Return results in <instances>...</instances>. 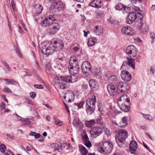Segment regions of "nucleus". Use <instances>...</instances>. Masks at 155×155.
<instances>
[{
  "label": "nucleus",
  "mask_w": 155,
  "mask_h": 155,
  "mask_svg": "<svg viewBox=\"0 0 155 155\" xmlns=\"http://www.w3.org/2000/svg\"><path fill=\"white\" fill-rule=\"evenodd\" d=\"M150 36L152 39H155V34L153 32H151L150 33Z\"/></svg>",
  "instance_id": "56"
},
{
  "label": "nucleus",
  "mask_w": 155,
  "mask_h": 155,
  "mask_svg": "<svg viewBox=\"0 0 155 155\" xmlns=\"http://www.w3.org/2000/svg\"><path fill=\"white\" fill-rule=\"evenodd\" d=\"M103 129L101 127L97 126L92 128L90 131V133L92 137L95 138L101 135Z\"/></svg>",
  "instance_id": "9"
},
{
  "label": "nucleus",
  "mask_w": 155,
  "mask_h": 155,
  "mask_svg": "<svg viewBox=\"0 0 155 155\" xmlns=\"http://www.w3.org/2000/svg\"><path fill=\"white\" fill-rule=\"evenodd\" d=\"M30 97L32 98H35L36 96L35 93L33 92H31L30 93Z\"/></svg>",
  "instance_id": "55"
},
{
  "label": "nucleus",
  "mask_w": 155,
  "mask_h": 155,
  "mask_svg": "<svg viewBox=\"0 0 155 155\" xmlns=\"http://www.w3.org/2000/svg\"><path fill=\"white\" fill-rule=\"evenodd\" d=\"M127 64L131 67L133 69H135V60L132 58H127Z\"/></svg>",
  "instance_id": "29"
},
{
  "label": "nucleus",
  "mask_w": 155,
  "mask_h": 155,
  "mask_svg": "<svg viewBox=\"0 0 155 155\" xmlns=\"http://www.w3.org/2000/svg\"><path fill=\"white\" fill-rule=\"evenodd\" d=\"M96 102V97L95 96H92V98L87 100L86 101V105L90 106H95V104Z\"/></svg>",
  "instance_id": "19"
},
{
  "label": "nucleus",
  "mask_w": 155,
  "mask_h": 155,
  "mask_svg": "<svg viewBox=\"0 0 155 155\" xmlns=\"http://www.w3.org/2000/svg\"><path fill=\"white\" fill-rule=\"evenodd\" d=\"M41 135L39 133H35V134L34 136L35 138H38L40 137Z\"/></svg>",
  "instance_id": "60"
},
{
  "label": "nucleus",
  "mask_w": 155,
  "mask_h": 155,
  "mask_svg": "<svg viewBox=\"0 0 155 155\" xmlns=\"http://www.w3.org/2000/svg\"><path fill=\"white\" fill-rule=\"evenodd\" d=\"M117 104L122 110L127 111L130 109L131 103L129 97L126 95L121 96L118 99Z\"/></svg>",
  "instance_id": "3"
},
{
  "label": "nucleus",
  "mask_w": 155,
  "mask_h": 155,
  "mask_svg": "<svg viewBox=\"0 0 155 155\" xmlns=\"http://www.w3.org/2000/svg\"><path fill=\"white\" fill-rule=\"evenodd\" d=\"M140 31L143 33H146L148 30V27L147 25L144 23L141 27L139 28Z\"/></svg>",
  "instance_id": "32"
},
{
  "label": "nucleus",
  "mask_w": 155,
  "mask_h": 155,
  "mask_svg": "<svg viewBox=\"0 0 155 155\" xmlns=\"http://www.w3.org/2000/svg\"><path fill=\"white\" fill-rule=\"evenodd\" d=\"M138 10L136 11L135 12H130L128 15L127 21V23L129 24H131L137 18V16H138V15H140L143 14V12L140 10L138 8H136Z\"/></svg>",
  "instance_id": "7"
},
{
  "label": "nucleus",
  "mask_w": 155,
  "mask_h": 155,
  "mask_svg": "<svg viewBox=\"0 0 155 155\" xmlns=\"http://www.w3.org/2000/svg\"><path fill=\"white\" fill-rule=\"evenodd\" d=\"M3 91L6 93H12V91L8 87H5L3 89Z\"/></svg>",
  "instance_id": "48"
},
{
  "label": "nucleus",
  "mask_w": 155,
  "mask_h": 155,
  "mask_svg": "<svg viewBox=\"0 0 155 155\" xmlns=\"http://www.w3.org/2000/svg\"><path fill=\"white\" fill-rule=\"evenodd\" d=\"M121 77L122 79L126 81H129L132 79L131 74L126 70H124L121 72Z\"/></svg>",
  "instance_id": "13"
},
{
  "label": "nucleus",
  "mask_w": 155,
  "mask_h": 155,
  "mask_svg": "<svg viewBox=\"0 0 155 155\" xmlns=\"http://www.w3.org/2000/svg\"><path fill=\"white\" fill-rule=\"evenodd\" d=\"M71 83H73L77 80V77L75 75H71Z\"/></svg>",
  "instance_id": "46"
},
{
  "label": "nucleus",
  "mask_w": 155,
  "mask_h": 155,
  "mask_svg": "<svg viewBox=\"0 0 155 155\" xmlns=\"http://www.w3.org/2000/svg\"><path fill=\"white\" fill-rule=\"evenodd\" d=\"M93 32L96 35H101L103 34V29L100 26L97 25L94 27Z\"/></svg>",
  "instance_id": "18"
},
{
  "label": "nucleus",
  "mask_w": 155,
  "mask_h": 155,
  "mask_svg": "<svg viewBox=\"0 0 155 155\" xmlns=\"http://www.w3.org/2000/svg\"><path fill=\"white\" fill-rule=\"evenodd\" d=\"M48 45L47 42L46 41H44L41 43L40 46V47L41 48V51L42 53H43V50H44V49H46L47 47L48 46Z\"/></svg>",
  "instance_id": "33"
},
{
  "label": "nucleus",
  "mask_w": 155,
  "mask_h": 155,
  "mask_svg": "<svg viewBox=\"0 0 155 155\" xmlns=\"http://www.w3.org/2000/svg\"><path fill=\"white\" fill-rule=\"evenodd\" d=\"M6 149V146L4 144L0 145V151L2 153L5 152Z\"/></svg>",
  "instance_id": "45"
},
{
  "label": "nucleus",
  "mask_w": 155,
  "mask_h": 155,
  "mask_svg": "<svg viewBox=\"0 0 155 155\" xmlns=\"http://www.w3.org/2000/svg\"><path fill=\"white\" fill-rule=\"evenodd\" d=\"M101 72L99 70H97V71L95 73V74H94L95 77H97V78H99L101 77Z\"/></svg>",
  "instance_id": "50"
},
{
  "label": "nucleus",
  "mask_w": 155,
  "mask_h": 155,
  "mask_svg": "<svg viewBox=\"0 0 155 155\" xmlns=\"http://www.w3.org/2000/svg\"><path fill=\"white\" fill-rule=\"evenodd\" d=\"M91 88L93 91L97 90L99 87L98 83L93 79L90 80L89 82Z\"/></svg>",
  "instance_id": "17"
},
{
  "label": "nucleus",
  "mask_w": 155,
  "mask_h": 155,
  "mask_svg": "<svg viewBox=\"0 0 155 155\" xmlns=\"http://www.w3.org/2000/svg\"><path fill=\"white\" fill-rule=\"evenodd\" d=\"M18 28H19V32L20 33L23 34V31L21 27L20 26H19Z\"/></svg>",
  "instance_id": "63"
},
{
  "label": "nucleus",
  "mask_w": 155,
  "mask_h": 155,
  "mask_svg": "<svg viewBox=\"0 0 155 155\" xmlns=\"http://www.w3.org/2000/svg\"><path fill=\"white\" fill-rule=\"evenodd\" d=\"M69 65L68 67L69 72L71 74H78L79 70L78 61L74 56H72L70 58L69 62Z\"/></svg>",
  "instance_id": "4"
},
{
  "label": "nucleus",
  "mask_w": 155,
  "mask_h": 155,
  "mask_svg": "<svg viewBox=\"0 0 155 155\" xmlns=\"http://www.w3.org/2000/svg\"><path fill=\"white\" fill-rule=\"evenodd\" d=\"M82 140L84 143L89 141L88 137L87 134L84 135L83 136Z\"/></svg>",
  "instance_id": "47"
},
{
  "label": "nucleus",
  "mask_w": 155,
  "mask_h": 155,
  "mask_svg": "<svg viewBox=\"0 0 155 155\" xmlns=\"http://www.w3.org/2000/svg\"><path fill=\"white\" fill-rule=\"evenodd\" d=\"M36 63V67L37 68L38 70H40V67L39 65V64L38 62L36 61L35 62Z\"/></svg>",
  "instance_id": "64"
},
{
  "label": "nucleus",
  "mask_w": 155,
  "mask_h": 155,
  "mask_svg": "<svg viewBox=\"0 0 155 155\" xmlns=\"http://www.w3.org/2000/svg\"><path fill=\"white\" fill-rule=\"evenodd\" d=\"M137 147V144L135 141H131L130 144L129 148L131 151L133 152L135 151ZM131 153H134V152H131Z\"/></svg>",
  "instance_id": "21"
},
{
  "label": "nucleus",
  "mask_w": 155,
  "mask_h": 155,
  "mask_svg": "<svg viewBox=\"0 0 155 155\" xmlns=\"http://www.w3.org/2000/svg\"><path fill=\"white\" fill-rule=\"evenodd\" d=\"M127 119L126 117H123L121 121L118 123V127H124L127 125Z\"/></svg>",
  "instance_id": "24"
},
{
  "label": "nucleus",
  "mask_w": 155,
  "mask_h": 155,
  "mask_svg": "<svg viewBox=\"0 0 155 155\" xmlns=\"http://www.w3.org/2000/svg\"><path fill=\"white\" fill-rule=\"evenodd\" d=\"M150 71L151 72H152V74L153 75L155 71V69L153 66H152L151 67Z\"/></svg>",
  "instance_id": "58"
},
{
  "label": "nucleus",
  "mask_w": 155,
  "mask_h": 155,
  "mask_svg": "<svg viewBox=\"0 0 155 155\" xmlns=\"http://www.w3.org/2000/svg\"><path fill=\"white\" fill-rule=\"evenodd\" d=\"M73 124L75 127H81L83 126V124L78 118H75L73 122Z\"/></svg>",
  "instance_id": "22"
},
{
  "label": "nucleus",
  "mask_w": 155,
  "mask_h": 155,
  "mask_svg": "<svg viewBox=\"0 0 155 155\" xmlns=\"http://www.w3.org/2000/svg\"><path fill=\"white\" fill-rule=\"evenodd\" d=\"M2 63L5 68L4 69L5 73L10 72L11 71V70L8 63L5 61H3Z\"/></svg>",
  "instance_id": "28"
},
{
  "label": "nucleus",
  "mask_w": 155,
  "mask_h": 155,
  "mask_svg": "<svg viewBox=\"0 0 155 155\" xmlns=\"http://www.w3.org/2000/svg\"><path fill=\"white\" fill-rule=\"evenodd\" d=\"M127 137V132L124 129H120L118 134L116 136L115 138L116 142L120 147H122Z\"/></svg>",
  "instance_id": "5"
},
{
  "label": "nucleus",
  "mask_w": 155,
  "mask_h": 155,
  "mask_svg": "<svg viewBox=\"0 0 155 155\" xmlns=\"http://www.w3.org/2000/svg\"><path fill=\"white\" fill-rule=\"evenodd\" d=\"M80 151L82 155H86L88 152L86 150L85 148L82 145L79 146Z\"/></svg>",
  "instance_id": "34"
},
{
  "label": "nucleus",
  "mask_w": 155,
  "mask_h": 155,
  "mask_svg": "<svg viewBox=\"0 0 155 155\" xmlns=\"http://www.w3.org/2000/svg\"><path fill=\"white\" fill-rule=\"evenodd\" d=\"M113 146L111 142L106 141L99 148V151L101 153L108 155L112 151Z\"/></svg>",
  "instance_id": "6"
},
{
  "label": "nucleus",
  "mask_w": 155,
  "mask_h": 155,
  "mask_svg": "<svg viewBox=\"0 0 155 155\" xmlns=\"http://www.w3.org/2000/svg\"><path fill=\"white\" fill-rule=\"evenodd\" d=\"M115 87L112 84L107 86V89L109 94L112 96L117 95L119 92L121 93H126L130 88V85L128 83L124 82L117 81L115 83Z\"/></svg>",
  "instance_id": "1"
},
{
  "label": "nucleus",
  "mask_w": 155,
  "mask_h": 155,
  "mask_svg": "<svg viewBox=\"0 0 155 155\" xmlns=\"http://www.w3.org/2000/svg\"><path fill=\"white\" fill-rule=\"evenodd\" d=\"M82 87V89L84 90H85L87 88V86L85 84H83Z\"/></svg>",
  "instance_id": "62"
},
{
  "label": "nucleus",
  "mask_w": 155,
  "mask_h": 155,
  "mask_svg": "<svg viewBox=\"0 0 155 155\" xmlns=\"http://www.w3.org/2000/svg\"><path fill=\"white\" fill-rule=\"evenodd\" d=\"M61 79V77H59L57 76H56L54 79L53 80V82H54L55 85H58L60 83V81Z\"/></svg>",
  "instance_id": "38"
},
{
  "label": "nucleus",
  "mask_w": 155,
  "mask_h": 155,
  "mask_svg": "<svg viewBox=\"0 0 155 155\" xmlns=\"http://www.w3.org/2000/svg\"><path fill=\"white\" fill-rule=\"evenodd\" d=\"M137 49L133 45H130L127 47L126 52L128 55L130 57H134L137 54Z\"/></svg>",
  "instance_id": "11"
},
{
  "label": "nucleus",
  "mask_w": 155,
  "mask_h": 155,
  "mask_svg": "<svg viewBox=\"0 0 155 155\" xmlns=\"http://www.w3.org/2000/svg\"><path fill=\"white\" fill-rule=\"evenodd\" d=\"M35 12L37 14L41 13L43 10V6L39 4H36L34 6Z\"/></svg>",
  "instance_id": "25"
},
{
  "label": "nucleus",
  "mask_w": 155,
  "mask_h": 155,
  "mask_svg": "<svg viewBox=\"0 0 155 155\" xmlns=\"http://www.w3.org/2000/svg\"><path fill=\"white\" fill-rule=\"evenodd\" d=\"M53 15H50L48 17L46 18L41 22V25L42 27H47L52 25L54 21L55 20Z\"/></svg>",
  "instance_id": "10"
},
{
  "label": "nucleus",
  "mask_w": 155,
  "mask_h": 155,
  "mask_svg": "<svg viewBox=\"0 0 155 155\" xmlns=\"http://www.w3.org/2000/svg\"><path fill=\"white\" fill-rule=\"evenodd\" d=\"M95 121L94 120H91L90 121H86L85 122L86 126L88 127H91L95 124Z\"/></svg>",
  "instance_id": "30"
},
{
  "label": "nucleus",
  "mask_w": 155,
  "mask_h": 155,
  "mask_svg": "<svg viewBox=\"0 0 155 155\" xmlns=\"http://www.w3.org/2000/svg\"><path fill=\"white\" fill-rule=\"evenodd\" d=\"M97 39L95 37L91 38L88 39V45L89 46H92L95 45L97 42Z\"/></svg>",
  "instance_id": "27"
},
{
  "label": "nucleus",
  "mask_w": 155,
  "mask_h": 155,
  "mask_svg": "<svg viewBox=\"0 0 155 155\" xmlns=\"http://www.w3.org/2000/svg\"><path fill=\"white\" fill-rule=\"evenodd\" d=\"M51 147L54 149L55 150H56L58 149L59 147V145L58 143H53L51 145Z\"/></svg>",
  "instance_id": "44"
},
{
  "label": "nucleus",
  "mask_w": 155,
  "mask_h": 155,
  "mask_svg": "<svg viewBox=\"0 0 155 155\" xmlns=\"http://www.w3.org/2000/svg\"><path fill=\"white\" fill-rule=\"evenodd\" d=\"M105 134L107 135H109L110 134V132L109 130L106 127L103 128Z\"/></svg>",
  "instance_id": "49"
},
{
  "label": "nucleus",
  "mask_w": 155,
  "mask_h": 155,
  "mask_svg": "<svg viewBox=\"0 0 155 155\" xmlns=\"http://www.w3.org/2000/svg\"><path fill=\"white\" fill-rule=\"evenodd\" d=\"M121 32L122 34L128 36L133 35L135 34L133 28L127 26L122 29Z\"/></svg>",
  "instance_id": "12"
},
{
  "label": "nucleus",
  "mask_w": 155,
  "mask_h": 155,
  "mask_svg": "<svg viewBox=\"0 0 155 155\" xmlns=\"http://www.w3.org/2000/svg\"><path fill=\"white\" fill-rule=\"evenodd\" d=\"M5 81L7 83V84H15L17 83L16 82L11 79H5Z\"/></svg>",
  "instance_id": "42"
},
{
  "label": "nucleus",
  "mask_w": 155,
  "mask_h": 155,
  "mask_svg": "<svg viewBox=\"0 0 155 155\" xmlns=\"http://www.w3.org/2000/svg\"><path fill=\"white\" fill-rule=\"evenodd\" d=\"M64 5L62 2H59L55 4L54 5L55 8L58 9V11L60 10L61 9H62L64 7Z\"/></svg>",
  "instance_id": "31"
},
{
  "label": "nucleus",
  "mask_w": 155,
  "mask_h": 155,
  "mask_svg": "<svg viewBox=\"0 0 155 155\" xmlns=\"http://www.w3.org/2000/svg\"><path fill=\"white\" fill-rule=\"evenodd\" d=\"M142 115L145 119L147 120H152L153 119V118L150 114H142Z\"/></svg>",
  "instance_id": "41"
},
{
  "label": "nucleus",
  "mask_w": 155,
  "mask_h": 155,
  "mask_svg": "<svg viewBox=\"0 0 155 155\" xmlns=\"http://www.w3.org/2000/svg\"><path fill=\"white\" fill-rule=\"evenodd\" d=\"M111 121L112 124L113 125H115L118 126V124H117L116 121L113 120H111Z\"/></svg>",
  "instance_id": "59"
},
{
  "label": "nucleus",
  "mask_w": 155,
  "mask_h": 155,
  "mask_svg": "<svg viewBox=\"0 0 155 155\" xmlns=\"http://www.w3.org/2000/svg\"><path fill=\"white\" fill-rule=\"evenodd\" d=\"M115 9L117 10H121L123 12L126 9V6L121 3L117 4L115 6Z\"/></svg>",
  "instance_id": "26"
},
{
  "label": "nucleus",
  "mask_w": 155,
  "mask_h": 155,
  "mask_svg": "<svg viewBox=\"0 0 155 155\" xmlns=\"http://www.w3.org/2000/svg\"><path fill=\"white\" fill-rule=\"evenodd\" d=\"M84 104V102L81 101L79 103H75L74 104L77 106L79 108H81L83 107Z\"/></svg>",
  "instance_id": "43"
},
{
  "label": "nucleus",
  "mask_w": 155,
  "mask_h": 155,
  "mask_svg": "<svg viewBox=\"0 0 155 155\" xmlns=\"http://www.w3.org/2000/svg\"><path fill=\"white\" fill-rule=\"evenodd\" d=\"M108 79L109 81L111 83L115 82V84L117 81H117L116 77L114 75L110 76Z\"/></svg>",
  "instance_id": "40"
},
{
  "label": "nucleus",
  "mask_w": 155,
  "mask_h": 155,
  "mask_svg": "<svg viewBox=\"0 0 155 155\" xmlns=\"http://www.w3.org/2000/svg\"><path fill=\"white\" fill-rule=\"evenodd\" d=\"M81 68L82 72L86 75H89L92 73L91 65L88 61H85L83 62Z\"/></svg>",
  "instance_id": "8"
},
{
  "label": "nucleus",
  "mask_w": 155,
  "mask_h": 155,
  "mask_svg": "<svg viewBox=\"0 0 155 155\" xmlns=\"http://www.w3.org/2000/svg\"><path fill=\"white\" fill-rule=\"evenodd\" d=\"M95 106H90L86 105V111L88 114L91 115L94 111Z\"/></svg>",
  "instance_id": "23"
},
{
  "label": "nucleus",
  "mask_w": 155,
  "mask_h": 155,
  "mask_svg": "<svg viewBox=\"0 0 155 155\" xmlns=\"http://www.w3.org/2000/svg\"><path fill=\"white\" fill-rule=\"evenodd\" d=\"M96 123L101 126L103 125L104 122L103 119L100 116H98L96 119Z\"/></svg>",
  "instance_id": "36"
},
{
  "label": "nucleus",
  "mask_w": 155,
  "mask_h": 155,
  "mask_svg": "<svg viewBox=\"0 0 155 155\" xmlns=\"http://www.w3.org/2000/svg\"><path fill=\"white\" fill-rule=\"evenodd\" d=\"M63 98L69 103H70L74 101V95L72 91H69L65 94Z\"/></svg>",
  "instance_id": "14"
},
{
  "label": "nucleus",
  "mask_w": 155,
  "mask_h": 155,
  "mask_svg": "<svg viewBox=\"0 0 155 155\" xmlns=\"http://www.w3.org/2000/svg\"><path fill=\"white\" fill-rule=\"evenodd\" d=\"M103 3L101 0H94L91 2L89 5L92 7L99 8L102 5Z\"/></svg>",
  "instance_id": "16"
},
{
  "label": "nucleus",
  "mask_w": 155,
  "mask_h": 155,
  "mask_svg": "<svg viewBox=\"0 0 155 155\" xmlns=\"http://www.w3.org/2000/svg\"><path fill=\"white\" fill-rule=\"evenodd\" d=\"M5 107V104L4 102H2L0 106V108L1 110L3 109Z\"/></svg>",
  "instance_id": "57"
},
{
  "label": "nucleus",
  "mask_w": 155,
  "mask_h": 155,
  "mask_svg": "<svg viewBox=\"0 0 155 155\" xmlns=\"http://www.w3.org/2000/svg\"><path fill=\"white\" fill-rule=\"evenodd\" d=\"M71 78V75H68L63 77L61 76V80L64 81L70 82Z\"/></svg>",
  "instance_id": "35"
},
{
  "label": "nucleus",
  "mask_w": 155,
  "mask_h": 155,
  "mask_svg": "<svg viewBox=\"0 0 155 155\" xmlns=\"http://www.w3.org/2000/svg\"><path fill=\"white\" fill-rule=\"evenodd\" d=\"M142 14L140 16L139 19L137 20L135 22V26L137 28L139 29L141 27L144 23H143V20L142 18H143Z\"/></svg>",
  "instance_id": "20"
},
{
  "label": "nucleus",
  "mask_w": 155,
  "mask_h": 155,
  "mask_svg": "<svg viewBox=\"0 0 155 155\" xmlns=\"http://www.w3.org/2000/svg\"><path fill=\"white\" fill-rule=\"evenodd\" d=\"M57 68L59 69L60 70H61L62 69V67L61 66V65L60 64H58L57 65Z\"/></svg>",
  "instance_id": "61"
},
{
  "label": "nucleus",
  "mask_w": 155,
  "mask_h": 155,
  "mask_svg": "<svg viewBox=\"0 0 155 155\" xmlns=\"http://www.w3.org/2000/svg\"><path fill=\"white\" fill-rule=\"evenodd\" d=\"M85 145L88 148H90L92 146L91 142L89 141L84 143Z\"/></svg>",
  "instance_id": "51"
},
{
  "label": "nucleus",
  "mask_w": 155,
  "mask_h": 155,
  "mask_svg": "<svg viewBox=\"0 0 155 155\" xmlns=\"http://www.w3.org/2000/svg\"><path fill=\"white\" fill-rule=\"evenodd\" d=\"M31 122V121L29 119H24L22 121V124L23 125H27L30 124Z\"/></svg>",
  "instance_id": "39"
},
{
  "label": "nucleus",
  "mask_w": 155,
  "mask_h": 155,
  "mask_svg": "<svg viewBox=\"0 0 155 155\" xmlns=\"http://www.w3.org/2000/svg\"><path fill=\"white\" fill-rule=\"evenodd\" d=\"M64 43L61 40L54 41L49 45L46 49H44L43 54L46 55L52 54L54 51H61L64 48Z\"/></svg>",
  "instance_id": "2"
},
{
  "label": "nucleus",
  "mask_w": 155,
  "mask_h": 155,
  "mask_svg": "<svg viewBox=\"0 0 155 155\" xmlns=\"http://www.w3.org/2000/svg\"><path fill=\"white\" fill-rule=\"evenodd\" d=\"M34 87L38 89H42L43 88V86L41 84H35L34 85Z\"/></svg>",
  "instance_id": "54"
},
{
  "label": "nucleus",
  "mask_w": 155,
  "mask_h": 155,
  "mask_svg": "<svg viewBox=\"0 0 155 155\" xmlns=\"http://www.w3.org/2000/svg\"><path fill=\"white\" fill-rule=\"evenodd\" d=\"M60 87L61 88L64 89L66 88V84L64 82H62L61 83Z\"/></svg>",
  "instance_id": "53"
},
{
  "label": "nucleus",
  "mask_w": 155,
  "mask_h": 155,
  "mask_svg": "<svg viewBox=\"0 0 155 155\" xmlns=\"http://www.w3.org/2000/svg\"><path fill=\"white\" fill-rule=\"evenodd\" d=\"M52 24H53L52 28L48 30V32L50 34H54L56 33L60 28V25L58 23H55L53 22V23Z\"/></svg>",
  "instance_id": "15"
},
{
  "label": "nucleus",
  "mask_w": 155,
  "mask_h": 155,
  "mask_svg": "<svg viewBox=\"0 0 155 155\" xmlns=\"http://www.w3.org/2000/svg\"><path fill=\"white\" fill-rule=\"evenodd\" d=\"M16 53L20 57H22V55L21 52L18 48H16Z\"/></svg>",
  "instance_id": "52"
},
{
  "label": "nucleus",
  "mask_w": 155,
  "mask_h": 155,
  "mask_svg": "<svg viewBox=\"0 0 155 155\" xmlns=\"http://www.w3.org/2000/svg\"><path fill=\"white\" fill-rule=\"evenodd\" d=\"M53 119L54 121L55 124L58 126H61L63 124L62 121H61L59 119L56 118L55 117H53Z\"/></svg>",
  "instance_id": "37"
}]
</instances>
